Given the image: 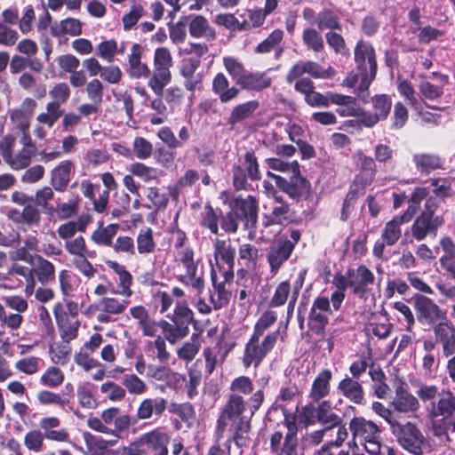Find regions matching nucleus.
<instances>
[{"label": "nucleus", "mask_w": 455, "mask_h": 455, "mask_svg": "<svg viewBox=\"0 0 455 455\" xmlns=\"http://www.w3.org/2000/svg\"><path fill=\"white\" fill-rule=\"evenodd\" d=\"M36 152L28 148H22L19 151L12 153L9 159L5 162L12 170L19 171L28 168Z\"/></svg>", "instance_id": "ea45409f"}, {"label": "nucleus", "mask_w": 455, "mask_h": 455, "mask_svg": "<svg viewBox=\"0 0 455 455\" xmlns=\"http://www.w3.org/2000/svg\"><path fill=\"white\" fill-rule=\"evenodd\" d=\"M349 430L354 442L359 441L366 452L371 455H380V429L376 423L363 417H354L349 422Z\"/></svg>", "instance_id": "39448f33"}, {"label": "nucleus", "mask_w": 455, "mask_h": 455, "mask_svg": "<svg viewBox=\"0 0 455 455\" xmlns=\"http://www.w3.org/2000/svg\"><path fill=\"white\" fill-rule=\"evenodd\" d=\"M168 411L170 413L177 415L188 427H190L196 419L194 406L188 402L182 403H172L169 406Z\"/></svg>", "instance_id": "a18cd8bd"}, {"label": "nucleus", "mask_w": 455, "mask_h": 455, "mask_svg": "<svg viewBox=\"0 0 455 455\" xmlns=\"http://www.w3.org/2000/svg\"><path fill=\"white\" fill-rule=\"evenodd\" d=\"M122 383L131 395H141L147 390V384L133 373L124 375Z\"/></svg>", "instance_id": "774afa93"}, {"label": "nucleus", "mask_w": 455, "mask_h": 455, "mask_svg": "<svg viewBox=\"0 0 455 455\" xmlns=\"http://www.w3.org/2000/svg\"><path fill=\"white\" fill-rule=\"evenodd\" d=\"M294 243L287 238L280 237L271 244L267 255L272 274H276L281 266L290 258Z\"/></svg>", "instance_id": "4468645a"}, {"label": "nucleus", "mask_w": 455, "mask_h": 455, "mask_svg": "<svg viewBox=\"0 0 455 455\" xmlns=\"http://www.w3.org/2000/svg\"><path fill=\"white\" fill-rule=\"evenodd\" d=\"M221 212H216L211 205L204 207V212L201 220V225L204 228L210 229L214 234H219V222L220 221Z\"/></svg>", "instance_id": "338daca9"}, {"label": "nucleus", "mask_w": 455, "mask_h": 455, "mask_svg": "<svg viewBox=\"0 0 455 455\" xmlns=\"http://www.w3.org/2000/svg\"><path fill=\"white\" fill-rule=\"evenodd\" d=\"M0 323L2 327L11 331H17L23 323V316L20 314L7 312L0 304Z\"/></svg>", "instance_id": "052dcab7"}, {"label": "nucleus", "mask_w": 455, "mask_h": 455, "mask_svg": "<svg viewBox=\"0 0 455 455\" xmlns=\"http://www.w3.org/2000/svg\"><path fill=\"white\" fill-rule=\"evenodd\" d=\"M238 166H242L245 170V173L248 175L249 179L251 180H260V172L259 170V164L257 162V158L255 154L251 151H248L245 153L243 160L241 162V164Z\"/></svg>", "instance_id": "0e129e2a"}, {"label": "nucleus", "mask_w": 455, "mask_h": 455, "mask_svg": "<svg viewBox=\"0 0 455 455\" xmlns=\"http://www.w3.org/2000/svg\"><path fill=\"white\" fill-rule=\"evenodd\" d=\"M372 106L374 110L373 113L380 120H384L387 117L390 112L392 101L386 94L376 95L372 98Z\"/></svg>", "instance_id": "69168bd1"}, {"label": "nucleus", "mask_w": 455, "mask_h": 455, "mask_svg": "<svg viewBox=\"0 0 455 455\" xmlns=\"http://www.w3.org/2000/svg\"><path fill=\"white\" fill-rule=\"evenodd\" d=\"M10 275H16L21 276L26 281V289L25 291L28 295L33 293L35 289V279L32 274V267H28L27 266L20 265L19 263H14L11 267L9 270Z\"/></svg>", "instance_id": "6e6d98bb"}, {"label": "nucleus", "mask_w": 455, "mask_h": 455, "mask_svg": "<svg viewBox=\"0 0 455 455\" xmlns=\"http://www.w3.org/2000/svg\"><path fill=\"white\" fill-rule=\"evenodd\" d=\"M212 282L213 285V292L211 294V302L213 304L215 309H220L228 303L230 294L226 289V283L229 280H223L219 282L218 275L215 271H212Z\"/></svg>", "instance_id": "72a5a7b5"}, {"label": "nucleus", "mask_w": 455, "mask_h": 455, "mask_svg": "<svg viewBox=\"0 0 455 455\" xmlns=\"http://www.w3.org/2000/svg\"><path fill=\"white\" fill-rule=\"evenodd\" d=\"M34 260L32 274L35 281L43 285L52 283L56 275L55 266L41 255H36Z\"/></svg>", "instance_id": "bb28decb"}, {"label": "nucleus", "mask_w": 455, "mask_h": 455, "mask_svg": "<svg viewBox=\"0 0 455 455\" xmlns=\"http://www.w3.org/2000/svg\"><path fill=\"white\" fill-rule=\"evenodd\" d=\"M39 427L45 439L58 443L69 441L67 428L61 427L60 419L54 416L43 417L39 420Z\"/></svg>", "instance_id": "aec40b11"}, {"label": "nucleus", "mask_w": 455, "mask_h": 455, "mask_svg": "<svg viewBox=\"0 0 455 455\" xmlns=\"http://www.w3.org/2000/svg\"><path fill=\"white\" fill-rule=\"evenodd\" d=\"M100 417L106 426L111 427V435L119 437L121 433L127 430L132 424V419L128 414H122L117 407H110L101 412Z\"/></svg>", "instance_id": "4be33fe9"}, {"label": "nucleus", "mask_w": 455, "mask_h": 455, "mask_svg": "<svg viewBox=\"0 0 455 455\" xmlns=\"http://www.w3.org/2000/svg\"><path fill=\"white\" fill-rule=\"evenodd\" d=\"M214 259L217 263L220 261L228 266V269L221 272L225 280H232L234 277L235 248L232 246L231 241L216 238L213 241Z\"/></svg>", "instance_id": "2eb2a0df"}, {"label": "nucleus", "mask_w": 455, "mask_h": 455, "mask_svg": "<svg viewBox=\"0 0 455 455\" xmlns=\"http://www.w3.org/2000/svg\"><path fill=\"white\" fill-rule=\"evenodd\" d=\"M128 300L126 299H117L115 298H102L100 299L97 305V308L100 311L105 313H110L112 315L121 314L124 311V309L128 306Z\"/></svg>", "instance_id": "8fccbe9b"}, {"label": "nucleus", "mask_w": 455, "mask_h": 455, "mask_svg": "<svg viewBox=\"0 0 455 455\" xmlns=\"http://www.w3.org/2000/svg\"><path fill=\"white\" fill-rule=\"evenodd\" d=\"M332 314L330 299L327 297H317L312 304L308 315V328L315 334L322 335L329 323V316Z\"/></svg>", "instance_id": "1a4fd4ad"}, {"label": "nucleus", "mask_w": 455, "mask_h": 455, "mask_svg": "<svg viewBox=\"0 0 455 455\" xmlns=\"http://www.w3.org/2000/svg\"><path fill=\"white\" fill-rule=\"evenodd\" d=\"M212 92L219 97L221 103H228L235 100L240 92L239 88L230 86V83L223 73H218L212 84Z\"/></svg>", "instance_id": "a878e982"}, {"label": "nucleus", "mask_w": 455, "mask_h": 455, "mask_svg": "<svg viewBox=\"0 0 455 455\" xmlns=\"http://www.w3.org/2000/svg\"><path fill=\"white\" fill-rule=\"evenodd\" d=\"M8 216L15 222L33 225L39 222L41 214L35 204L31 203L26 205L21 212L15 209L9 211Z\"/></svg>", "instance_id": "c9c22d12"}, {"label": "nucleus", "mask_w": 455, "mask_h": 455, "mask_svg": "<svg viewBox=\"0 0 455 455\" xmlns=\"http://www.w3.org/2000/svg\"><path fill=\"white\" fill-rule=\"evenodd\" d=\"M45 436L40 429H32L24 436V445L29 451L38 453L44 449Z\"/></svg>", "instance_id": "4d7b16f0"}, {"label": "nucleus", "mask_w": 455, "mask_h": 455, "mask_svg": "<svg viewBox=\"0 0 455 455\" xmlns=\"http://www.w3.org/2000/svg\"><path fill=\"white\" fill-rule=\"evenodd\" d=\"M194 319L192 310L186 305H177L171 320L172 325L182 328L187 333L189 332V325Z\"/></svg>", "instance_id": "79ce46f5"}, {"label": "nucleus", "mask_w": 455, "mask_h": 455, "mask_svg": "<svg viewBox=\"0 0 455 455\" xmlns=\"http://www.w3.org/2000/svg\"><path fill=\"white\" fill-rule=\"evenodd\" d=\"M374 274L364 265L359 266L355 270L348 271L347 284L353 292L359 298H365L370 291L369 285L374 283Z\"/></svg>", "instance_id": "a211bd4d"}, {"label": "nucleus", "mask_w": 455, "mask_h": 455, "mask_svg": "<svg viewBox=\"0 0 455 455\" xmlns=\"http://www.w3.org/2000/svg\"><path fill=\"white\" fill-rule=\"evenodd\" d=\"M443 223L444 220L442 216L432 214L430 212H422L411 227V235L417 241H422L427 235L435 237L438 228Z\"/></svg>", "instance_id": "9d476101"}, {"label": "nucleus", "mask_w": 455, "mask_h": 455, "mask_svg": "<svg viewBox=\"0 0 455 455\" xmlns=\"http://www.w3.org/2000/svg\"><path fill=\"white\" fill-rule=\"evenodd\" d=\"M267 163L272 170L289 174V178L267 172V177L275 180L276 186L291 198H299L309 192V184L300 175L297 161L284 162L279 158H268Z\"/></svg>", "instance_id": "7ed1b4c3"}, {"label": "nucleus", "mask_w": 455, "mask_h": 455, "mask_svg": "<svg viewBox=\"0 0 455 455\" xmlns=\"http://www.w3.org/2000/svg\"><path fill=\"white\" fill-rule=\"evenodd\" d=\"M53 314L58 326L60 329L61 337L65 342L68 343L70 340L76 339L80 323L76 320L69 322L63 311V306L60 303L54 306Z\"/></svg>", "instance_id": "cd10ccee"}, {"label": "nucleus", "mask_w": 455, "mask_h": 455, "mask_svg": "<svg viewBox=\"0 0 455 455\" xmlns=\"http://www.w3.org/2000/svg\"><path fill=\"white\" fill-rule=\"evenodd\" d=\"M142 47L139 44L132 46V51L128 58L129 67L127 74L131 78L141 79L151 76V71L146 63L141 62Z\"/></svg>", "instance_id": "b1692460"}, {"label": "nucleus", "mask_w": 455, "mask_h": 455, "mask_svg": "<svg viewBox=\"0 0 455 455\" xmlns=\"http://www.w3.org/2000/svg\"><path fill=\"white\" fill-rule=\"evenodd\" d=\"M290 206L286 203L273 204L270 211L266 213V218L270 224H283L291 219Z\"/></svg>", "instance_id": "09e8293b"}, {"label": "nucleus", "mask_w": 455, "mask_h": 455, "mask_svg": "<svg viewBox=\"0 0 455 455\" xmlns=\"http://www.w3.org/2000/svg\"><path fill=\"white\" fill-rule=\"evenodd\" d=\"M264 398L262 389L254 392L247 403L242 395L230 394L217 419L216 442L219 443L229 431L228 447L233 441L237 446H242L251 430V419L262 405Z\"/></svg>", "instance_id": "f257e3e1"}, {"label": "nucleus", "mask_w": 455, "mask_h": 455, "mask_svg": "<svg viewBox=\"0 0 455 455\" xmlns=\"http://www.w3.org/2000/svg\"><path fill=\"white\" fill-rule=\"evenodd\" d=\"M119 228V224H109L103 227L102 223H100L99 228L92 234L91 239L100 246L111 247Z\"/></svg>", "instance_id": "e433bc0d"}, {"label": "nucleus", "mask_w": 455, "mask_h": 455, "mask_svg": "<svg viewBox=\"0 0 455 455\" xmlns=\"http://www.w3.org/2000/svg\"><path fill=\"white\" fill-rule=\"evenodd\" d=\"M285 424L288 428V432L283 437V433L280 431H275L269 438V445L271 452L275 455H281L283 451L286 447L293 448L291 455H297L298 451V438L297 432L298 427L294 421L285 419Z\"/></svg>", "instance_id": "ddd939ff"}, {"label": "nucleus", "mask_w": 455, "mask_h": 455, "mask_svg": "<svg viewBox=\"0 0 455 455\" xmlns=\"http://www.w3.org/2000/svg\"><path fill=\"white\" fill-rule=\"evenodd\" d=\"M287 335L286 328L283 331L278 329L275 331L270 332L266 335L261 340L262 335L252 333L250 339L245 345L244 355L243 363L248 368L251 364L257 367L266 355L274 348L276 344L277 339L280 336L282 340H284Z\"/></svg>", "instance_id": "20e7f679"}, {"label": "nucleus", "mask_w": 455, "mask_h": 455, "mask_svg": "<svg viewBox=\"0 0 455 455\" xmlns=\"http://www.w3.org/2000/svg\"><path fill=\"white\" fill-rule=\"evenodd\" d=\"M100 390L105 395V398L114 403L123 401L126 395L125 389L113 381H107L101 384Z\"/></svg>", "instance_id": "5fc2aeb1"}, {"label": "nucleus", "mask_w": 455, "mask_h": 455, "mask_svg": "<svg viewBox=\"0 0 455 455\" xmlns=\"http://www.w3.org/2000/svg\"><path fill=\"white\" fill-rule=\"evenodd\" d=\"M356 73H351L346 78V84L357 92L368 90L377 74L376 54L371 44L359 40L355 47Z\"/></svg>", "instance_id": "f03ea898"}, {"label": "nucleus", "mask_w": 455, "mask_h": 455, "mask_svg": "<svg viewBox=\"0 0 455 455\" xmlns=\"http://www.w3.org/2000/svg\"><path fill=\"white\" fill-rule=\"evenodd\" d=\"M50 96L52 101L46 105V112L37 116L36 121L39 124H46L48 128H52L59 118L63 115L61 104L65 103L70 96L69 86L66 83L57 84L51 91Z\"/></svg>", "instance_id": "0eeeda50"}, {"label": "nucleus", "mask_w": 455, "mask_h": 455, "mask_svg": "<svg viewBox=\"0 0 455 455\" xmlns=\"http://www.w3.org/2000/svg\"><path fill=\"white\" fill-rule=\"evenodd\" d=\"M108 266L118 275L119 293L130 297L132 294L131 285L132 283V276L124 266L116 262L108 261Z\"/></svg>", "instance_id": "58836bf2"}, {"label": "nucleus", "mask_w": 455, "mask_h": 455, "mask_svg": "<svg viewBox=\"0 0 455 455\" xmlns=\"http://www.w3.org/2000/svg\"><path fill=\"white\" fill-rule=\"evenodd\" d=\"M201 347V342L196 334H193L190 340L185 342L180 348L177 350L179 358L186 361L187 363L191 362L196 355L198 354Z\"/></svg>", "instance_id": "3c124183"}, {"label": "nucleus", "mask_w": 455, "mask_h": 455, "mask_svg": "<svg viewBox=\"0 0 455 455\" xmlns=\"http://www.w3.org/2000/svg\"><path fill=\"white\" fill-rule=\"evenodd\" d=\"M302 41L307 49L321 52L324 49L322 34L314 28H307L302 32Z\"/></svg>", "instance_id": "c03bdc74"}, {"label": "nucleus", "mask_w": 455, "mask_h": 455, "mask_svg": "<svg viewBox=\"0 0 455 455\" xmlns=\"http://www.w3.org/2000/svg\"><path fill=\"white\" fill-rule=\"evenodd\" d=\"M341 420L342 418L333 411L331 401L323 400L317 403V422L325 430L336 428L337 425H340Z\"/></svg>", "instance_id": "7c9ffc66"}, {"label": "nucleus", "mask_w": 455, "mask_h": 455, "mask_svg": "<svg viewBox=\"0 0 455 455\" xmlns=\"http://www.w3.org/2000/svg\"><path fill=\"white\" fill-rule=\"evenodd\" d=\"M440 246L444 254L440 258V264L447 272L455 265V243L451 237L445 236L440 240Z\"/></svg>", "instance_id": "49530a36"}, {"label": "nucleus", "mask_w": 455, "mask_h": 455, "mask_svg": "<svg viewBox=\"0 0 455 455\" xmlns=\"http://www.w3.org/2000/svg\"><path fill=\"white\" fill-rule=\"evenodd\" d=\"M403 224L396 217L386 223L381 232V239L385 241L387 246L395 244L400 239L402 235L401 225Z\"/></svg>", "instance_id": "37998d69"}, {"label": "nucleus", "mask_w": 455, "mask_h": 455, "mask_svg": "<svg viewBox=\"0 0 455 455\" xmlns=\"http://www.w3.org/2000/svg\"><path fill=\"white\" fill-rule=\"evenodd\" d=\"M176 261L179 266L184 268L185 273L198 270V261L195 260L194 251L189 247L183 248L177 251Z\"/></svg>", "instance_id": "603ef678"}, {"label": "nucleus", "mask_w": 455, "mask_h": 455, "mask_svg": "<svg viewBox=\"0 0 455 455\" xmlns=\"http://www.w3.org/2000/svg\"><path fill=\"white\" fill-rule=\"evenodd\" d=\"M148 376L157 380L164 381L170 388H178L185 380V377L173 371L169 366L165 365H148Z\"/></svg>", "instance_id": "5701e85b"}, {"label": "nucleus", "mask_w": 455, "mask_h": 455, "mask_svg": "<svg viewBox=\"0 0 455 455\" xmlns=\"http://www.w3.org/2000/svg\"><path fill=\"white\" fill-rule=\"evenodd\" d=\"M189 34L193 37H204L208 41H213L216 38V33L209 21L202 15H194L190 17L188 24Z\"/></svg>", "instance_id": "2f4dec72"}, {"label": "nucleus", "mask_w": 455, "mask_h": 455, "mask_svg": "<svg viewBox=\"0 0 455 455\" xmlns=\"http://www.w3.org/2000/svg\"><path fill=\"white\" fill-rule=\"evenodd\" d=\"M168 408L167 399L162 396L144 398L138 405L136 417L139 420H157Z\"/></svg>", "instance_id": "f3484780"}, {"label": "nucleus", "mask_w": 455, "mask_h": 455, "mask_svg": "<svg viewBox=\"0 0 455 455\" xmlns=\"http://www.w3.org/2000/svg\"><path fill=\"white\" fill-rule=\"evenodd\" d=\"M77 398L79 404L87 409L96 407L97 402L93 395V385L84 383L77 387Z\"/></svg>", "instance_id": "bf43d9fd"}, {"label": "nucleus", "mask_w": 455, "mask_h": 455, "mask_svg": "<svg viewBox=\"0 0 455 455\" xmlns=\"http://www.w3.org/2000/svg\"><path fill=\"white\" fill-rule=\"evenodd\" d=\"M272 78L265 72L247 71L242 77L239 87L246 91L260 92L271 86Z\"/></svg>", "instance_id": "c756f323"}, {"label": "nucleus", "mask_w": 455, "mask_h": 455, "mask_svg": "<svg viewBox=\"0 0 455 455\" xmlns=\"http://www.w3.org/2000/svg\"><path fill=\"white\" fill-rule=\"evenodd\" d=\"M74 168L71 161H62L51 172L52 185L58 191H63L70 181V172Z\"/></svg>", "instance_id": "f704fd0d"}, {"label": "nucleus", "mask_w": 455, "mask_h": 455, "mask_svg": "<svg viewBox=\"0 0 455 455\" xmlns=\"http://www.w3.org/2000/svg\"><path fill=\"white\" fill-rule=\"evenodd\" d=\"M180 281L186 286L192 288L198 297L204 290V281L203 275L198 270L180 275Z\"/></svg>", "instance_id": "13d9d810"}, {"label": "nucleus", "mask_w": 455, "mask_h": 455, "mask_svg": "<svg viewBox=\"0 0 455 455\" xmlns=\"http://www.w3.org/2000/svg\"><path fill=\"white\" fill-rule=\"evenodd\" d=\"M137 250L140 254H150L156 250L153 231L150 228L141 229L136 239Z\"/></svg>", "instance_id": "de8ad7c7"}, {"label": "nucleus", "mask_w": 455, "mask_h": 455, "mask_svg": "<svg viewBox=\"0 0 455 455\" xmlns=\"http://www.w3.org/2000/svg\"><path fill=\"white\" fill-rule=\"evenodd\" d=\"M337 391L355 405H364L366 403L365 392L362 383L359 380L350 379L349 376H346L338 383Z\"/></svg>", "instance_id": "6ab92c4d"}, {"label": "nucleus", "mask_w": 455, "mask_h": 455, "mask_svg": "<svg viewBox=\"0 0 455 455\" xmlns=\"http://www.w3.org/2000/svg\"><path fill=\"white\" fill-rule=\"evenodd\" d=\"M427 410L432 419L451 418L455 413V395L451 391L443 390L438 394V401L432 402Z\"/></svg>", "instance_id": "412c9836"}, {"label": "nucleus", "mask_w": 455, "mask_h": 455, "mask_svg": "<svg viewBox=\"0 0 455 455\" xmlns=\"http://www.w3.org/2000/svg\"><path fill=\"white\" fill-rule=\"evenodd\" d=\"M391 404L395 411L403 413L414 412L419 408L417 397L402 386L396 388L395 396Z\"/></svg>", "instance_id": "c85d7f7f"}, {"label": "nucleus", "mask_w": 455, "mask_h": 455, "mask_svg": "<svg viewBox=\"0 0 455 455\" xmlns=\"http://www.w3.org/2000/svg\"><path fill=\"white\" fill-rule=\"evenodd\" d=\"M258 100H249L236 105L228 117V124L234 127L235 124L242 123L243 120L252 116L253 113L259 108Z\"/></svg>", "instance_id": "473e14b6"}, {"label": "nucleus", "mask_w": 455, "mask_h": 455, "mask_svg": "<svg viewBox=\"0 0 455 455\" xmlns=\"http://www.w3.org/2000/svg\"><path fill=\"white\" fill-rule=\"evenodd\" d=\"M332 379V372L330 369L322 370L315 378L308 397L314 403L323 401L329 395L331 392V381Z\"/></svg>", "instance_id": "393cba45"}, {"label": "nucleus", "mask_w": 455, "mask_h": 455, "mask_svg": "<svg viewBox=\"0 0 455 455\" xmlns=\"http://www.w3.org/2000/svg\"><path fill=\"white\" fill-rule=\"evenodd\" d=\"M413 162L418 172L425 174H429L431 172L442 167L441 158L435 154H415L413 156Z\"/></svg>", "instance_id": "4c0bfd02"}, {"label": "nucleus", "mask_w": 455, "mask_h": 455, "mask_svg": "<svg viewBox=\"0 0 455 455\" xmlns=\"http://www.w3.org/2000/svg\"><path fill=\"white\" fill-rule=\"evenodd\" d=\"M82 33V24L81 22L75 18H67L60 21V28H52V34L54 36H59L60 35H69L72 36H76L81 35Z\"/></svg>", "instance_id": "864d4df0"}, {"label": "nucleus", "mask_w": 455, "mask_h": 455, "mask_svg": "<svg viewBox=\"0 0 455 455\" xmlns=\"http://www.w3.org/2000/svg\"><path fill=\"white\" fill-rule=\"evenodd\" d=\"M401 446L414 455H422L425 438L421 431L411 422L405 425L398 423L392 430Z\"/></svg>", "instance_id": "6e6552de"}, {"label": "nucleus", "mask_w": 455, "mask_h": 455, "mask_svg": "<svg viewBox=\"0 0 455 455\" xmlns=\"http://www.w3.org/2000/svg\"><path fill=\"white\" fill-rule=\"evenodd\" d=\"M170 441L171 435L160 427L142 435V444L145 446L146 453L152 455H169Z\"/></svg>", "instance_id": "dca6fc26"}, {"label": "nucleus", "mask_w": 455, "mask_h": 455, "mask_svg": "<svg viewBox=\"0 0 455 455\" xmlns=\"http://www.w3.org/2000/svg\"><path fill=\"white\" fill-rule=\"evenodd\" d=\"M414 308L418 321L422 324L435 325L445 317V314L431 299L417 295L414 298Z\"/></svg>", "instance_id": "f8f14e48"}, {"label": "nucleus", "mask_w": 455, "mask_h": 455, "mask_svg": "<svg viewBox=\"0 0 455 455\" xmlns=\"http://www.w3.org/2000/svg\"><path fill=\"white\" fill-rule=\"evenodd\" d=\"M172 56L166 47L156 49L154 55V68L152 75L148 81V86L156 96L164 94V87L171 82L172 66Z\"/></svg>", "instance_id": "423d86ee"}, {"label": "nucleus", "mask_w": 455, "mask_h": 455, "mask_svg": "<svg viewBox=\"0 0 455 455\" xmlns=\"http://www.w3.org/2000/svg\"><path fill=\"white\" fill-rule=\"evenodd\" d=\"M223 64L229 76L235 81V84L239 85L242 77L247 72L244 66L233 57H224Z\"/></svg>", "instance_id": "e2e57ef3"}, {"label": "nucleus", "mask_w": 455, "mask_h": 455, "mask_svg": "<svg viewBox=\"0 0 455 455\" xmlns=\"http://www.w3.org/2000/svg\"><path fill=\"white\" fill-rule=\"evenodd\" d=\"M229 207L236 212L245 229L255 228L258 220V202L253 196L232 198L229 201Z\"/></svg>", "instance_id": "9b49d317"}, {"label": "nucleus", "mask_w": 455, "mask_h": 455, "mask_svg": "<svg viewBox=\"0 0 455 455\" xmlns=\"http://www.w3.org/2000/svg\"><path fill=\"white\" fill-rule=\"evenodd\" d=\"M64 381V373L55 366L49 367L40 378V383L49 387H57Z\"/></svg>", "instance_id": "680f3d73"}, {"label": "nucleus", "mask_w": 455, "mask_h": 455, "mask_svg": "<svg viewBox=\"0 0 455 455\" xmlns=\"http://www.w3.org/2000/svg\"><path fill=\"white\" fill-rule=\"evenodd\" d=\"M316 26L319 30H341L339 17L331 10L324 9L317 13Z\"/></svg>", "instance_id": "a19ab883"}]
</instances>
